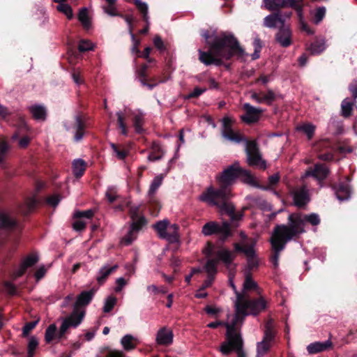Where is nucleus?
Returning a JSON list of instances; mask_svg holds the SVG:
<instances>
[{"label": "nucleus", "instance_id": "34", "mask_svg": "<svg viewBox=\"0 0 357 357\" xmlns=\"http://www.w3.org/2000/svg\"><path fill=\"white\" fill-rule=\"evenodd\" d=\"M169 225V222L168 220H160V221L157 222L153 226V227L158 233V236L162 239L163 237H166L165 233H166V231L167 230Z\"/></svg>", "mask_w": 357, "mask_h": 357}, {"label": "nucleus", "instance_id": "14", "mask_svg": "<svg viewBox=\"0 0 357 357\" xmlns=\"http://www.w3.org/2000/svg\"><path fill=\"white\" fill-rule=\"evenodd\" d=\"M86 128V118L82 112H78L74 116V121L70 128H66L67 130H73L74 133L73 139L75 142H79L82 139Z\"/></svg>", "mask_w": 357, "mask_h": 357}, {"label": "nucleus", "instance_id": "55", "mask_svg": "<svg viewBox=\"0 0 357 357\" xmlns=\"http://www.w3.org/2000/svg\"><path fill=\"white\" fill-rule=\"evenodd\" d=\"M117 116V123L119 128L121 129V134L123 135H128V129L127 126L125 123V118L121 112H118L116 113Z\"/></svg>", "mask_w": 357, "mask_h": 357}, {"label": "nucleus", "instance_id": "29", "mask_svg": "<svg viewBox=\"0 0 357 357\" xmlns=\"http://www.w3.org/2000/svg\"><path fill=\"white\" fill-rule=\"evenodd\" d=\"M86 169V162L82 159L75 160L73 162V172L74 176L78 178L82 177Z\"/></svg>", "mask_w": 357, "mask_h": 357}, {"label": "nucleus", "instance_id": "5", "mask_svg": "<svg viewBox=\"0 0 357 357\" xmlns=\"http://www.w3.org/2000/svg\"><path fill=\"white\" fill-rule=\"evenodd\" d=\"M230 197L231 192L215 190V188L210 185L202 192L199 199L208 205L217 206L229 215L235 211L234 204L228 202Z\"/></svg>", "mask_w": 357, "mask_h": 357}, {"label": "nucleus", "instance_id": "15", "mask_svg": "<svg viewBox=\"0 0 357 357\" xmlns=\"http://www.w3.org/2000/svg\"><path fill=\"white\" fill-rule=\"evenodd\" d=\"M351 178L347 176L345 181H340L338 183H332L331 188L340 201L348 200L351 197V188L349 185Z\"/></svg>", "mask_w": 357, "mask_h": 357}, {"label": "nucleus", "instance_id": "43", "mask_svg": "<svg viewBox=\"0 0 357 357\" xmlns=\"http://www.w3.org/2000/svg\"><path fill=\"white\" fill-rule=\"evenodd\" d=\"M110 147L116 153V156L119 160H124L128 155V151L125 149H121V146L115 143L110 142Z\"/></svg>", "mask_w": 357, "mask_h": 357}, {"label": "nucleus", "instance_id": "39", "mask_svg": "<svg viewBox=\"0 0 357 357\" xmlns=\"http://www.w3.org/2000/svg\"><path fill=\"white\" fill-rule=\"evenodd\" d=\"M275 332L273 329L272 320H269L265 324L264 335L263 340L272 342L275 339Z\"/></svg>", "mask_w": 357, "mask_h": 357}, {"label": "nucleus", "instance_id": "12", "mask_svg": "<svg viewBox=\"0 0 357 357\" xmlns=\"http://www.w3.org/2000/svg\"><path fill=\"white\" fill-rule=\"evenodd\" d=\"M221 123V135L224 139L235 144L245 142L247 140L243 135L233 129L234 119L226 116L222 119Z\"/></svg>", "mask_w": 357, "mask_h": 357}, {"label": "nucleus", "instance_id": "61", "mask_svg": "<svg viewBox=\"0 0 357 357\" xmlns=\"http://www.w3.org/2000/svg\"><path fill=\"white\" fill-rule=\"evenodd\" d=\"M94 215V212L93 210L89 209L86 211H77L75 212L73 215V218L75 219H81L82 218H86L87 219H91Z\"/></svg>", "mask_w": 357, "mask_h": 357}, {"label": "nucleus", "instance_id": "58", "mask_svg": "<svg viewBox=\"0 0 357 357\" xmlns=\"http://www.w3.org/2000/svg\"><path fill=\"white\" fill-rule=\"evenodd\" d=\"M153 43L155 47L160 52V53H163L167 50V47L160 36L155 35L153 38Z\"/></svg>", "mask_w": 357, "mask_h": 357}, {"label": "nucleus", "instance_id": "6", "mask_svg": "<svg viewBox=\"0 0 357 357\" xmlns=\"http://www.w3.org/2000/svg\"><path fill=\"white\" fill-rule=\"evenodd\" d=\"M267 307V302L264 297H259L254 299H245L243 295L237 293L236 301V317L240 314L243 317L248 315L247 310H249L250 314L256 316Z\"/></svg>", "mask_w": 357, "mask_h": 357}, {"label": "nucleus", "instance_id": "10", "mask_svg": "<svg viewBox=\"0 0 357 357\" xmlns=\"http://www.w3.org/2000/svg\"><path fill=\"white\" fill-rule=\"evenodd\" d=\"M202 233L206 236L217 235L222 241H225L233 234L229 222L220 223L215 221H210L204 225Z\"/></svg>", "mask_w": 357, "mask_h": 357}, {"label": "nucleus", "instance_id": "38", "mask_svg": "<svg viewBox=\"0 0 357 357\" xmlns=\"http://www.w3.org/2000/svg\"><path fill=\"white\" fill-rule=\"evenodd\" d=\"M148 68H149L148 64L143 63L140 66V67L136 71L138 79L143 86H145V84H147L148 77H149V75L147 74Z\"/></svg>", "mask_w": 357, "mask_h": 357}, {"label": "nucleus", "instance_id": "47", "mask_svg": "<svg viewBox=\"0 0 357 357\" xmlns=\"http://www.w3.org/2000/svg\"><path fill=\"white\" fill-rule=\"evenodd\" d=\"M239 177H242L243 181L246 183L254 185L255 184V181L254 176L252 175L250 171L246 170L239 167Z\"/></svg>", "mask_w": 357, "mask_h": 357}, {"label": "nucleus", "instance_id": "62", "mask_svg": "<svg viewBox=\"0 0 357 357\" xmlns=\"http://www.w3.org/2000/svg\"><path fill=\"white\" fill-rule=\"evenodd\" d=\"M280 176L278 173L274 174L268 177V185L267 186H264L261 188L264 190H269L273 186L277 185L280 181Z\"/></svg>", "mask_w": 357, "mask_h": 357}, {"label": "nucleus", "instance_id": "49", "mask_svg": "<svg viewBox=\"0 0 357 357\" xmlns=\"http://www.w3.org/2000/svg\"><path fill=\"white\" fill-rule=\"evenodd\" d=\"M57 328L54 324H50L45 331V340L46 343H50L56 337Z\"/></svg>", "mask_w": 357, "mask_h": 357}, {"label": "nucleus", "instance_id": "57", "mask_svg": "<svg viewBox=\"0 0 357 357\" xmlns=\"http://www.w3.org/2000/svg\"><path fill=\"white\" fill-rule=\"evenodd\" d=\"M149 204L150 210L152 211V213L157 215L161 208L159 202L156 200L154 197H149Z\"/></svg>", "mask_w": 357, "mask_h": 357}, {"label": "nucleus", "instance_id": "63", "mask_svg": "<svg viewBox=\"0 0 357 357\" xmlns=\"http://www.w3.org/2000/svg\"><path fill=\"white\" fill-rule=\"evenodd\" d=\"M93 49L92 43L88 40H81L78 45V50L84 52Z\"/></svg>", "mask_w": 357, "mask_h": 357}, {"label": "nucleus", "instance_id": "11", "mask_svg": "<svg viewBox=\"0 0 357 357\" xmlns=\"http://www.w3.org/2000/svg\"><path fill=\"white\" fill-rule=\"evenodd\" d=\"M245 143L248 165L264 170L266 168V162L262 158L257 141L247 139Z\"/></svg>", "mask_w": 357, "mask_h": 357}, {"label": "nucleus", "instance_id": "31", "mask_svg": "<svg viewBox=\"0 0 357 357\" xmlns=\"http://www.w3.org/2000/svg\"><path fill=\"white\" fill-rule=\"evenodd\" d=\"M264 7L270 11L280 12V10L284 8V0H263Z\"/></svg>", "mask_w": 357, "mask_h": 357}, {"label": "nucleus", "instance_id": "42", "mask_svg": "<svg viewBox=\"0 0 357 357\" xmlns=\"http://www.w3.org/2000/svg\"><path fill=\"white\" fill-rule=\"evenodd\" d=\"M271 342L262 340L257 344L256 357H263L271 349Z\"/></svg>", "mask_w": 357, "mask_h": 357}, {"label": "nucleus", "instance_id": "23", "mask_svg": "<svg viewBox=\"0 0 357 357\" xmlns=\"http://www.w3.org/2000/svg\"><path fill=\"white\" fill-rule=\"evenodd\" d=\"M165 151L158 142H153L151 146V152L147 157L149 162H155L162 158Z\"/></svg>", "mask_w": 357, "mask_h": 357}, {"label": "nucleus", "instance_id": "27", "mask_svg": "<svg viewBox=\"0 0 357 357\" xmlns=\"http://www.w3.org/2000/svg\"><path fill=\"white\" fill-rule=\"evenodd\" d=\"M179 226L176 224L169 225L165 236L162 239L167 240L171 243H177L179 241Z\"/></svg>", "mask_w": 357, "mask_h": 357}, {"label": "nucleus", "instance_id": "20", "mask_svg": "<svg viewBox=\"0 0 357 357\" xmlns=\"http://www.w3.org/2000/svg\"><path fill=\"white\" fill-rule=\"evenodd\" d=\"M97 289L94 287L89 291H82L77 297V300L73 305L75 308L80 309L81 307L87 306L92 301Z\"/></svg>", "mask_w": 357, "mask_h": 357}, {"label": "nucleus", "instance_id": "7", "mask_svg": "<svg viewBox=\"0 0 357 357\" xmlns=\"http://www.w3.org/2000/svg\"><path fill=\"white\" fill-rule=\"evenodd\" d=\"M287 228H293L297 233L295 234V239L300 234L305 232L304 229L305 223L308 222L312 226H317L320 224L321 220L317 213H310L309 215H303L301 213H293L288 216Z\"/></svg>", "mask_w": 357, "mask_h": 357}, {"label": "nucleus", "instance_id": "18", "mask_svg": "<svg viewBox=\"0 0 357 357\" xmlns=\"http://www.w3.org/2000/svg\"><path fill=\"white\" fill-rule=\"evenodd\" d=\"M291 31L289 25L284 24L282 26H279L278 31L275 34V40L282 47H287L291 45Z\"/></svg>", "mask_w": 357, "mask_h": 357}, {"label": "nucleus", "instance_id": "26", "mask_svg": "<svg viewBox=\"0 0 357 357\" xmlns=\"http://www.w3.org/2000/svg\"><path fill=\"white\" fill-rule=\"evenodd\" d=\"M119 266L115 264L111 267L107 266H102L98 273V276L96 277L97 282L99 284H103L107 280V278L112 274L113 272L116 271L118 268Z\"/></svg>", "mask_w": 357, "mask_h": 357}, {"label": "nucleus", "instance_id": "2", "mask_svg": "<svg viewBox=\"0 0 357 357\" xmlns=\"http://www.w3.org/2000/svg\"><path fill=\"white\" fill-rule=\"evenodd\" d=\"M18 222L6 211H0V255L3 263L7 264L16 252L20 243V234H15Z\"/></svg>", "mask_w": 357, "mask_h": 357}, {"label": "nucleus", "instance_id": "37", "mask_svg": "<svg viewBox=\"0 0 357 357\" xmlns=\"http://www.w3.org/2000/svg\"><path fill=\"white\" fill-rule=\"evenodd\" d=\"M326 49L325 43L322 40H315L312 43L307 50L310 52L312 55H317L320 54L324 50Z\"/></svg>", "mask_w": 357, "mask_h": 357}, {"label": "nucleus", "instance_id": "13", "mask_svg": "<svg viewBox=\"0 0 357 357\" xmlns=\"http://www.w3.org/2000/svg\"><path fill=\"white\" fill-rule=\"evenodd\" d=\"M234 246L236 252H242L246 256L248 269L247 272L250 273V271L259 266V261L256 257L254 249L255 243L241 245L236 243Z\"/></svg>", "mask_w": 357, "mask_h": 357}, {"label": "nucleus", "instance_id": "22", "mask_svg": "<svg viewBox=\"0 0 357 357\" xmlns=\"http://www.w3.org/2000/svg\"><path fill=\"white\" fill-rule=\"evenodd\" d=\"M84 315V310H80V309H77L73 307L72 313L63 321H68V324L70 327L76 328L81 324Z\"/></svg>", "mask_w": 357, "mask_h": 357}, {"label": "nucleus", "instance_id": "41", "mask_svg": "<svg viewBox=\"0 0 357 357\" xmlns=\"http://www.w3.org/2000/svg\"><path fill=\"white\" fill-rule=\"evenodd\" d=\"M39 342L36 337L31 336L29 339L27 344V355L26 357H34L36 351L38 348Z\"/></svg>", "mask_w": 357, "mask_h": 357}, {"label": "nucleus", "instance_id": "28", "mask_svg": "<svg viewBox=\"0 0 357 357\" xmlns=\"http://www.w3.org/2000/svg\"><path fill=\"white\" fill-rule=\"evenodd\" d=\"M33 117L38 121H45L47 116V111L45 107L39 105H34L29 108Z\"/></svg>", "mask_w": 357, "mask_h": 357}, {"label": "nucleus", "instance_id": "1", "mask_svg": "<svg viewBox=\"0 0 357 357\" xmlns=\"http://www.w3.org/2000/svg\"><path fill=\"white\" fill-rule=\"evenodd\" d=\"M208 46L207 51L199 50V60L205 66H222L224 60L229 61L233 57L243 58L245 52L241 46L235 36L228 31H221L218 34L206 30L202 33Z\"/></svg>", "mask_w": 357, "mask_h": 357}, {"label": "nucleus", "instance_id": "59", "mask_svg": "<svg viewBox=\"0 0 357 357\" xmlns=\"http://www.w3.org/2000/svg\"><path fill=\"white\" fill-rule=\"evenodd\" d=\"M263 103H266L268 105H271L273 102L275 100L276 96L273 91L269 89L266 93H261Z\"/></svg>", "mask_w": 357, "mask_h": 357}, {"label": "nucleus", "instance_id": "19", "mask_svg": "<svg viewBox=\"0 0 357 357\" xmlns=\"http://www.w3.org/2000/svg\"><path fill=\"white\" fill-rule=\"evenodd\" d=\"M285 23V20L283 18L281 12H273L264 19L263 26L275 29L278 26H282Z\"/></svg>", "mask_w": 357, "mask_h": 357}, {"label": "nucleus", "instance_id": "17", "mask_svg": "<svg viewBox=\"0 0 357 357\" xmlns=\"http://www.w3.org/2000/svg\"><path fill=\"white\" fill-rule=\"evenodd\" d=\"M245 114L242 116V121L247 124H252L258 122L264 110L252 106L250 103L243 105Z\"/></svg>", "mask_w": 357, "mask_h": 357}, {"label": "nucleus", "instance_id": "45", "mask_svg": "<svg viewBox=\"0 0 357 357\" xmlns=\"http://www.w3.org/2000/svg\"><path fill=\"white\" fill-rule=\"evenodd\" d=\"M162 181V176H155L153 180L152 181L149 190L148 192V197H154V195L155 194L156 191L158 190V188L161 185Z\"/></svg>", "mask_w": 357, "mask_h": 357}, {"label": "nucleus", "instance_id": "53", "mask_svg": "<svg viewBox=\"0 0 357 357\" xmlns=\"http://www.w3.org/2000/svg\"><path fill=\"white\" fill-rule=\"evenodd\" d=\"M243 287L245 290H252L257 288V284L252 279L251 273H245V279Z\"/></svg>", "mask_w": 357, "mask_h": 357}, {"label": "nucleus", "instance_id": "9", "mask_svg": "<svg viewBox=\"0 0 357 357\" xmlns=\"http://www.w3.org/2000/svg\"><path fill=\"white\" fill-rule=\"evenodd\" d=\"M239 162H235L225 168L221 173L217 174L215 179L218 188H215V190L231 192V186L239 178Z\"/></svg>", "mask_w": 357, "mask_h": 357}, {"label": "nucleus", "instance_id": "8", "mask_svg": "<svg viewBox=\"0 0 357 357\" xmlns=\"http://www.w3.org/2000/svg\"><path fill=\"white\" fill-rule=\"evenodd\" d=\"M226 341L223 342L220 351L224 355H229L232 351L243 347V340L240 331L236 328V323L226 324Z\"/></svg>", "mask_w": 357, "mask_h": 357}, {"label": "nucleus", "instance_id": "36", "mask_svg": "<svg viewBox=\"0 0 357 357\" xmlns=\"http://www.w3.org/2000/svg\"><path fill=\"white\" fill-rule=\"evenodd\" d=\"M303 0H284V8L291 7L294 8L298 13L300 17H302L303 8Z\"/></svg>", "mask_w": 357, "mask_h": 357}, {"label": "nucleus", "instance_id": "48", "mask_svg": "<svg viewBox=\"0 0 357 357\" xmlns=\"http://www.w3.org/2000/svg\"><path fill=\"white\" fill-rule=\"evenodd\" d=\"M326 9L324 6L317 7L314 13L313 22L315 24H319L325 17Z\"/></svg>", "mask_w": 357, "mask_h": 357}, {"label": "nucleus", "instance_id": "60", "mask_svg": "<svg viewBox=\"0 0 357 357\" xmlns=\"http://www.w3.org/2000/svg\"><path fill=\"white\" fill-rule=\"evenodd\" d=\"M39 320L29 321L25 324V325L22 328V337H27L30 332L36 326Z\"/></svg>", "mask_w": 357, "mask_h": 357}, {"label": "nucleus", "instance_id": "3", "mask_svg": "<svg viewBox=\"0 0 357 357\" xmlns=\"http://www.w3.org/2000/svg\"><path fill=\"white\" fill-rule=\"evenodd\" d=\"M204 253L208 258L204 268L208 277H215L218 273V265L222 261L229 268L236 257V255L231 250L225 248L214 250L212 243L208 242L207 247L204 250Z\"/></svg>", "mask_w": 357, "mask_h": 357}, {"label": "nucleus", "instance_id": "24", "mask_svg": "<svg viewBox=\"0 0 357 357\" xmlns=\"http://www.w3.org/2000/svg\"><path fill=\"white\" fill-rule=\"evenodd\" d=\"M156 342L160 345H169L173 342V333L168 331L166 328H160L157 333Z\"/></svg>", "mask_w": 357, "mask_h": 357}, {"label": "nucleus", "instance_id": "35", "mask_svg": "<svg viewBox=\"0 0 357 357\" xmlns=\"http://www.w3.org/2000/svg\"><path fill=\"white\" fill-rule=\"evenodd\" d=\"M316 127L310 123H303L296 127L297 131L302 132L305 134L308 139H311L315 132Z\"/></svg>", "mask_w": 357, "mask_h": 357}, {"label": "nucleus", "instance_id": "21", "mask_svg": "<svg viewBox=\"0 0 357 357\" xmlns=\"http://www.w3.org/2000/svg\"><path fill=\"white\" fill-rule=\"evenodd\" d=\"M293 198L295 206L298 208L304 207L310 200L308 190L305 185L294 192Z\"/></svg>", "mask_w": 357, "mask_h": 357}, {"label": "nucleus", "instance_id": "32", "mask_svg": "<svg viewBox=\"0 0 357 357\" xmlns=\"http://www.w3.org/2000/svg\"><path fill=\"white\" fill-rule=\"evenodd\" d=\"M77 17L84 29L88 30L91 28V22L89 17V12L86 8L84 7L79 10Z\"/></svg>", "mask_w": 357, "mask_h": 357}, {"label": "nucleus", "instance_id": "64", "mask_svg": "<svg viewBox=\"0 0 357 357\" xmlns=\"http://www.w3.org/2000/svg\"><path fill=\"white\" fill-rule=\"evenodd\" d=\"M130 37L132 42L131 52L132 54H137L138 55L140 54V50L139 49V45H140V40L137 38L135 33H132V36H130Z\"/></svg>", "mask_w": 357, "mask_h": 357}, {"label": "nucleus", "instance_id": "16", "mask_svg": "<svg viewBox=\"0 0 357 357\" xmlns=\"http://www.w3.org/2000/svg\"><path fill=\"white\" fill-rule=\"evenodd\" d=\"M132 220V222L128 234L122 239V241L126 245L132 243V241L137 238V233L147 223L146 219L143 215Z\"/></svg>", "mask_w": 357, "mask_h": 357}, {"label": "nucleus", "instance_id": "56", "mask_svg": "<svg viewBox=\"0 0 357 357\" xmlns=\"http://www.w3.org/2000/svg\"><path fill=\"white\" fill-rule=\"evenodd\" d=\"M116 301L117 299L114 296H110L107 297L103 306V312L105 313L111 312L116 305Z\"/></svg>", "mask_w": 357, "mask_h": 357}, {"label": "nucleus", "instance_id": "54", "mask_svg": "<svg viewBox=\"0 0 357 357\" xmlns=\"http://www.w3.org/2000/svg\"><path fill=\"white\" fill-rule=\"evenodd\" d=\"M116 3H107V6H103L102 9L105 13L112 17L123 16L122 13H119L115 7Z\"/></svg>", "mask_w": 357, "mask_h": 357}, {"label": "nucleus", "instance_id": "40", "mask_svg": "<svg viewBox=\"0 0 357 357\" xmlns=\"http://www.w3.org/2000/svg\"><path fill=\"white\" fill-rule=\"evenodd\" d=\"M135 339L131 335H126L121 340V344L126 351H130L136 347V344L134 342Z\"/></svg>", "mask_w": 357, "mask_h": 357}, {"label": "nucleus", "instance_id": "44", "mask_svg": "<svg viewBox=\"0 0 357 357\" xmlns=\"http://www.w3.org/2000/svg\"><path fill=\"white\" fill-rule=\"evenodd\" d=\"M39 261V257L36 254H30L27 255L22 261V264L28 269L35 266Z\"/></svg>", "mask_w": 357, "mask_h": 357}, {"label": "nucleus", "instance_id": "25", "mask_svg": "<svg viewBox=\"0 0 357 357\" xmlns=\"http://www.w3.org/2000/svg\"><path fill=\"white\" fill-rule=\"evenodd\" d=\"M332 342L330 340L323 342H316L310 344L307 347V350L309 354H314L329 349L332 347Z\"/></svg>", "mask_w": 357, "mask_h": 357}, {"label": "nucleus", "instance_id": "50", "mask_svg": "<svg viewBox=\"0 0 357 357\" xmlns=\"http://www.w3.org/2000/svg\"><path fill=\"white\" fill-rule=\"evenodd\" d=\"M101 353L105 355V357H125V354L122 351L113 350L109 347L102 348Z\"/></svg>", "mask_w": 357, "mask_h": 357}, {"label": "nucleus", "instance_id": "30", "mask_svg": "<svg viewBox=\"0 0 357 357\" xmlns=\"http://www.w3.org/2000/svg\"><path fill=\"white\" fill-rule=\"evenodd\" d=\"M329 174L328 168L324 164H317L314 166L312 175L318 180L322 181L327 178Z\"/></svg>", "mask_w": 357, "mask_h": 357}, {"label": "nucleus", "instance_id": "4", "mask_svg": "<svg viewBox=\"0 0 357 357\" xmlns=\"http://www.w3.org/2000/svg\"><path fill=\"white\" fill-rule=\"evenodd\" d=\"M296 233V231L293 228H287L284 224L277 225L274 227L270 243L273 250L271 261L275 268L278 266L280 252L284 249L289 241L295 239Z\"/></svg>", "mask_w": 357, "mask_h": 357}, {"label": "nucleus", "instance_id": "51", "mask_svg": "<svg viewBox=\"0 0 357 357\" xmlns=\"http://www.w3.org/2000/svg\"><path fill=\"white\" fill-rule=\"evenodd\" d=\"M132 123L135 132L138 134L143 133L144 130L142 127L144 123L143 116L141 114L135 115L132 119Z\"/></svg>", "mask_w": 357, "mask_h": 357}, {"label": "nucleus", "instance_id": "46", "mask_svg": "<svg viewBox=\"0 0 357 357\" xmlns=\"http://www.w3.org/2000/svg\"><path fill=\"white\" fill-rule=\"evenodd\" d=\"M135 5L136 6L138 10L142 15V20L146 23H148L149 15H148V6L146 3L141 1L140 0H135Z\"/></svg>", "mask_w": 357, "mask_h": 357}, {"label": "nucleus", "instance_id": "33", "mask_svg": "<svg viewBox=\"0 0 357 357\" xmlns=\"http://www.w3.org/2000/svg\"><path fill=\"white\" fill-rule=\"evenodd\" d=\"M355 105V100H351L349 98H345L342 100L341 104L342 115L348 118L351 116L353 107Z\"/></svg>", "mask_w": 357, "mask_h": 357}, {"label": "nucleus", "instance_id": "52", "mask_svg": "<svg viewBox=\"0 0 357 357\" xmlns=\"http://www.w3.org/2000/svg\"><path fill=\"white\" fill-rule=\"evenodd\" d=\"M333 145L334 144L331 140L324 139L318 142L315 145V148L319 151L333 150Z\"/></svg>", "mask_w": 357, "mask_h": 357}]
</instances>
